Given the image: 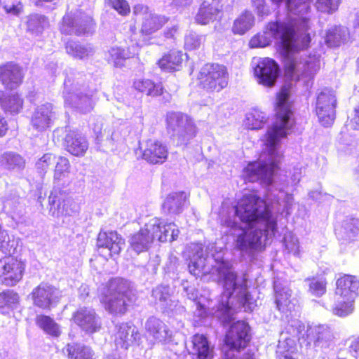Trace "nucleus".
<instances>
[{"instance_id":"f257e3e1","label":"nucleus","mask_w":359,"mask_h":359,"mask_svg":"<svg viewBox=\"0 0 359 359\" xmlns=\"http://www.w3.org/2000/svg\"><path fill=\"white\" fill-rule=\"evenodd\" d=\"M221 225L234 238L236 249L250 255L262 250L277 232V220L266 202L254 194L244 195L229 210L222 211Z\"/></svg>"},{"instance_id":"f03ea898","label":"nucleus","mask_w":359,"mask_h":359,"mask_svg":"<svg viewBox=\"0 0 359 359\" xmlns=\"http://www.w3.org/2000/svg\"><path fill=\"white\" fill-rule=\"evenodd\" d=\"M186 257L191 274L196 277L216 275L217 280L222 282L224 292L215 314L223 323H230L237 311L250 312L256 306V301L248 291L246 278L238 277L231 265L223 261L221 250L212 253L210 258L201 244L191 243L187 248Z\"/></svg>"},{"instance_id":"7ed1b4c3","label":"nucleus","mask_w":359,"mask_h":359,"mask_svg":"<svg viewBox=\"0 0 359 359\" xmlns=\"http://www.w3.org/2000/svg\"><path fill=\"white\" fill-rule=\"evenodd\" d=\"M287 10H288L287 8ZM289 23L272 22L267 25L262 33L254 36L250 41L251 48H264L273 39L278 42L281 54L285 58V71L292 79L300 77H313L320 69V60L316 55L299 57L296 53L306 48L311 37L309 31V20L305 13L294 14L287 11Z\"/></svg>"},{"instance_id":"20e7f679","label":"nucleus","mask_w":359,"mask_h":359,"mask_svg":"<svg viewBox=\"0 0 359 359\" xmlns=\"http://www.w3.org/2000/svg\"><path fill=\"white\" fill-rule=\"evenodd\" d=\"M289 97L288 88L283 87L277 95L276 121L264 136V148L259 158L257 161L250 163L243 170L245 180L252 182L260 181L266 186H271L269 192L273 191V178L280 159L278 151L280 139L288 134L294 124ZM271 194L276 196L273 193Z\"/></svg>"},{"instance_id":"39448f33","label":"nucleus","mask_w":359,"mask_h":359,"mask_svg":"<svg viewBox=\"0 0 359 359\" xmlns=\"http://www.w3.org/2000/svg\"><path fill=\"white\" fill-rule=\"evenodd\" d=\"M131 294L130 283L121 278L109 280L100 289V299L111 314H123Z\"/></svg>"},{"instance_id":"423d86ee","label":"nucleus","mask_w":359,"mask_h":359,"mask_svg":"<svg viewBox=\"0 0 359 359\" xmlns=\"http://www.w3.org/2000/svg\"><path fill=\"white\" fill-rule=\"evenodd\" d=\"M65 104L80 112H90L94 107V91L87 90L80 74L70 72L64 81Z\"/></svg>"},{"instance_id":"0eeeda50","label":"nucleus","mask_w":359,"mask_h":359,"mask_svg":"<svg viewBox=\"0 0 359 359\" xmlns=\"http://www.w3.org/2000/svg\"><path fill=\"white\" fill-rule=\"evenodd\" d=\"M287 333L292 337L297 338L302 344L315 347H325L332 339L329 327L324 325H310L306 330L305 325L299 320H292L286 327Z\"/></svg>"},{"instance_id":"6e6552de","label":"nucleus","mask_w":359,"mask_h":359,"mask_svg":"<svg viewBox=\"0 0 359 359\" xmlns=\"http://www.w3.org/2000/svg\"><path fill=\"white\" fill-rule=\"evenodd\" d=\"M167 129L179 146L187 145L196 135L194 121L181 112H170L167 114Z\"/></svg>"},{"instance_id":"1a4fd4ad","label":"nucleus","mask_w":359,"mask_h":359,"mask_svg":"<svg viewBox=\"0 0 359 359\" xmlns=\"http://www.w3.org/2000/svg\"><path fill=\"white\" fill-rule=\"evenodd\" d=\"M198 79L205 90L219 92L228 84L226 69L218 64H206L201 69Z\"/></svg>"},{"instance_id":"9d476101","label":"nucleus","mask_w":359,"mask_h":359,"mask_svg":"<svg viewBox=\"0 0 359 359\" xmlns=\"http://www.w3.org/2000/svg\"><path fill=\"white\" fill-rule=\"evenodd\" d=\"M94 27L91 16L76 11L67 13L62 19L60 30L65 34H76L90 33Z\"/></svg>"},{"instance_id":"9b49d317","label":"nucleus","mask_w":359,"mask_h":359,"mask_svg":"<svg viewBox=\"0 0 359 359\" xmlns=\"http://www.w3.org/2000/svg\"><path fill=\"white\" fill-rule=\"evenodd\" d=\"M25 263L14 256L0 259V281L6 286H14L23 277Z\"/></svg>"},{"instance_id":"f8f14e48","label":"nucleus","mask_w":359,"mask_h":359,"mask_svg":"<svg viewBox=\"0 0 359 359\" xmlns=\"http://www.w3.org/2000/svg\"><path fill=\"white\" fill-rule=\"evenodd\" d=\"M337 100L334 92L324 89L318 95L316 100V114L319 121L324 126H331L335 119Z\"/></svg>"},{"instance_id":"ddd939ff","label":"nucleus","mask_w":359,"mask_h":359,"mask_svg":"<svg viewBox=\"0 0 359 359\" xmlns=\"http://www.w3.org/2000/svg\"><path fill=\"white\" fill-rule=\"evenodd\" d=\"M159 222L151 219L138 232L134 233L130 239V248L140 254L149 249L152 243L156 240Z\"/></svg>"},{"instance_id":"4468645a","label":"nucleus","mask_w":359,"mask_h":359,"mask_svg":"<svg viewBox=\"0 0 359 359\" xmlns=\"http://www.w3.org/2000/svg\"><path fill=\"white\" fill-rule=\"evenodd\" d=\"M145 337L149 344H167L172 341V332L164 322L154 316L149 317L144 323Z\"/></svg>"},{"instance_id":"2eb2a0df","label":"nucleus","mask_w":359,"mask_h":359,"mask_svg":"<svg viewBox=\"0 0 359 359\" xmlns=\"http://www.w3.org/2000/svg\"><path fill=\"white\" fill-rule=\"evenodd\" d=\"M33 304L42 309H50L62 297L61 291L48 283H42L31 293Z\"/></svg>"},{"instance_id":"dca6fc26","label":"nucleus","mask_w":359,"mask_h":359,"mask_svg":"<svg viewBox=\"0 0 359 359\" xmlns=\"http://www.w3.org/2000/svg\"><path fill=\"white\" fill-rule=\"evenodd\" d=\"M251 339L250 328L247 323L238 320L233 323L225 337L226 345L237 351L247 346Z\"/></svg>"},{"instance_id":"f3484780","label":"nucleus","mask_w":359,"mask_h":359,"mask_svg":"<svg viewBox=\"0 0 359 359\" xmlns=\"http://www.w3.org/2000/svg\"><path fill=\"white\" fill-rule=\"evenodd\" d=\"M254 74L257 83L264 87L275 86L280 74V68L277 62L271 58L260 59L254 68Z\"/></svg>"},{"instance_id":"a211bd4d","label":"nucleus","mask_w":359,"mask_h":359,"mask_svg":"<svg viewBox=\"0 0 359 359\" xmlns=\"http://www.w3.org/2000/svg\"><path fill=\"white\" fill-rule=\"evenodd\" d=\"M171 288L168 285H160L152 290V297L155 303L168 315H181L185 312V308L172 298Z\"/></svg>"},{"instance_id":"6ab92c4d","label":"nucleus","mask_w":359,"mask_h":359,"mask_svg":"<svg viewBox=\"0 0 359 359\" xmlns=\"http://www.w3.org/2000/svg\"><path fill=\"white\" fill-rule=\"evenodd\" d=\"M50 212L54 217L71 216L79 210L78 204L65 193L54 189L48 197Z\"/></svg>"},{"instance_id":"aec40b11","label":"nucleus","mask_w":359,"mask_h":359,"mask_svg":"<svg viewBox=\"0 0 359 359\" xmlns=\"http://www.w3.org/2000/svg\"><path fill=\"white\" fill-rule=\"evenodd\" d=\"M97 245L100 254L112 257L119 255L125 245V241L116 231H101L97 236Z\"/></svg>"},{"instance_id":"412c9836","label":"nucleus","mask_w":359,"mask_h":359,"mask_svg":"<svg viewBox=\"0 0 359 359\" xmlns=\"http://www.w3.org/2000/svg\"><path fill=\"white\" fill-rule=\"evenodd\" d=\"M134 14L142 18L141 31L149 35L160 29L168 21L164 15L151 12L147 6L138 4L134 7Z\"/></svg>"},{"instance_id":"4be33fe9","label":"nucleus","mask_w":359,"mask_h":359,"mask_svg":"<svg viewBox=\"0 0 359 359\" xmlns=\"http://www.w3.org/2000/svg\"><path fill=\"white\" fill-rule=\"evenodd\" d=\"M73 320L82 331L88 334L99 332L102 327L100 318L90 307L79 308L73 314Z\"/></svg>"},{"instance_id":"5701e85b","label":"nucleus","mask_w":359,"mask_h":359,"mask_svg":"<svg viewBox=\"0 0 359 359\" xmlns=\"http://www.w3.org/2000/svg\"><path fill=\"white\" fill-rule=\"evenodd\" d=\"M93 130L97 135V143L101 144L104 150H114L116 144L123 140L120 128L114 125H107L104 130L95 125Z\"/></svg>"},{"instance_id":"b1692460","label":"nucleus","mask_w":359,"mask_h":359,"mask_svg":"<svg viewBox=\"0 0 359 359\" xmlns=\"http://www.w3.org/2000/svg\"><path fill=\"white\" fill-rule=\"evenodd\" d=\"M55 118L53 105L46 103L35 109L32 116L31 125L37 131L42 132L51 126Z\"/></svg>"},{"instance_id":"393cba45","label":"nucleus","mask_w":359,"mask_h":359,"mask_svg":"<svg viewBox=\"0 0 359 359\" xmlns=\"http://www.w3.org/2000/svg\"><path fill=\"white\" fill-rule=\"evenodd\" d=\"M142 149V158L152 164L163 163L168 158L167 146L158 140H147Z\"/></svg>"},{"instance_id":"a878e982","label":"nucleus","mask_w":359,"mask_h":359,"mask_svg":"<svg viewBox=\"0 0 359 359\" xmlns=\"http://www.w3.org/2000/svg\"><path fill=\"white\" fill-rule=\"evenodd\" d=\"M335 296L354 301L359 294V280L353 276L344 275L336 283Z\"/></svg>"},{"instance_id":"bb28decb","label":"nucleus","mask_w":359,"mask_h":359,"mask_svg":"<svg viewBox=\"0 0 359 359\" xmlns=\"http://www.w3.org/2000/svg\"><path fill=\"white\" fill-rule=\"evenodd\" d=\"M189 351L196 359H212L214 357V347L208 338L201 334H196L191 337Z\"/></svg>"},{"instance_id":"cd10ccee","label":"nucleus","mask_w":359,"mask_h":359,"mask_svg":"<svg viewBox=\"0 0 359 359\" xmlns=\"http://www.w3.org/2000/svg\"><path fill=\"white\" fill-rule=\"evenodd\" d=\"M22 80V69L18 65L8 62L0 67V81L5 88L11 90L16 88Z\"/></svg>"},{"instance_id":"c85d7f7f","label":"nucleus","mask_w":359,"mask_h":359,"mask_svg":"<svg viewBox=\"0 0 359 359\" xmlns=\"http://www.w3.org/2000/svg\"><path fill=\"white\" fill-rule=\"evenodd\" d=\"M140 339V333L137 330L128 323H122L118 326L115 336V344L117 349H122L124 352L134 342Z\"/></svg>"},{"instance_id":"c756f323","label":"nucleus","mask_w":359,"mask_h":359,"mask_svg":"<svg viewBox=\"0 0 359 359\" xmlns=\"http://www.w3.org/2000/svg\"><path fill=\"white\" fill-rule=\"evenodd\" d=\"M65 146L67 151L74 156H83L88 148L85 137L75 131H69L65 136Z\"/></svg>"},{"instance_id":"7c9ffc66","label":"nucleus","mask_w":359,"mask_h":359,"mask_svg":"<svg viewBox=\"0 0 359 359\" xmlns=\"http://www.w3.org/2000/svg\"><path fill=\"white\" fill-rule=\"evenodd\" d=\"M188 194L184 191L170 193L164 201L163 209L168 214L181 213L187 202Z\"/></svg>"},{"instance_id":"2f4dec72","label":"nucleus","mask_w":359,"mask_h":359,"mask_svg":"<svg viewBox=\"0 0 359 359\" xmlns=\"http://www.w3.org/2000/svg\"><path fill=\"white\" fill-rule=\"evenodd\" d=\"M223 1L224 0H212V4L208 5H206V3L203 2L196 16V21L199 24L206 25L212 20L220 19L222 18L221 12L222 6L219 8L216 6V4Z\"/></svg>"},{"instance_id":"473e14b6","label":"nucleus","mask_w":359,"mask_h":359,"mask_svg":"<svg viewBox=\"0 0 359 359\" xmlns=\"http://www.w3.org/2000/svg\"><path fill=\"white\" fill-rule=\"evenodd\" d=\"M26 160L20 154L14 151H6L0 154V168L20 172L25 168Z\"/></svg>"},{"instance_id":"72a5a7b5","label":"nucleus","mask_w":359,"mask_h":359,"mask_svg":"<svg viewBox=\"0 0 359 359\" xmlns=\"http://www.w3.org/2000/svg\"><path fill=\"white\" fill-rule=\"evenodd\" d=\"M54 171L53 181L57 185L66 186L69 182L68 177L69 175L70 164L69 160L65 157H57Z\"/></svg>"},{"instance_id":"f704fd0d","label":"nucleus","mask_w":359,"mask_h":359,"mask_svg":"<svg viewBox=\"0 0 359 359\" xmlns=\"http://www.w3.org/2000/svg\"><path fill=\"white\" fill-rule=\"evenodd\" d=\"M182 53L178 50H171L165 54L158 61L159 67L165 72L177 70L182 62Z\"/></svg>"},{"instance_id":"c9c22d12","label":"nucleus","mask_w":359,"mask_h":359,"mask_svg":"<svg viewBox=\"0 0 359 359\" xmlns=\"http://www.w3.org/2000/svg\"><path fill=\"white\" fill-rule=\"evenodd\" d=\"M348 30L342 26H332L330 27L325 37V42L329 47L339 46L346 39Z\"/></svg>"},{"instance_id":"e433bc0d","label":"nucleus","mask_w":359,"mask_h":359,"mask_svg":"<svg viewBox=\"0 0 359 359\" xmlns=\"http://www.w3.org/2000/svg\"><path fill=\"white\" fill-rule=\"evenodd\" d=\"M69 359H94V353L88 346L81 344H68L63 349Z\"/></svg>"},{"instance_id":"4c0bfd02","label":"nucleus","mask_w":359,"mask_h":359,"mask_svg":"<svg viewBox=\"0 0 359 359\" xmlns=\"http://www.w3.org/2000/svg\"><path fill=\"white\" fill-rule=\"evenodd\" d=\"M135 90L147 95L156 97L163 94V88L160 83H154L150 79H138L133 83Z\"/></svg>"},{"instance_id":"58836bf2","label":"nucleus","mask_w":359,"mask_h":359,"mask_svg":"<svg viewBox=\"0 0 359 359\" xmlns=\"http://www.w3.org/2000/svg\"><path fill=\"white\" fill-rule=\"evenodd\" d=\"M158 222L159 231L157 232L156 238L160 242H172L177 239L180 231L174 223L165 224L161 219L154 217Z\"/></svg>"},{"instance_id":"ea45409f","label":"nucleus","mask_w":359,"mask_h":359,"mask_svg":"<svg viewBox=\"0 0 359 359\" xmlns=\"http://www.w3.org/2000/svg\"><path fill=\"white\" fill-rule=\"evenodd\" d=\"M274 290L276 292V304L277 309L285 312L289 308L291 297V290L286 286L282 287L278 281H274Z\"/></svg>"},{"instance_id":"a19ab883","label":"nucleus","mask_w":359,"mask_h":359,"mask_svg":"<svg viewBox=\"0 0 359 359\" xmlns=\"http://www.w3.org/2000/svg\"><path fill=\"white\" fill-rule=\"evenodd\" d=\"M67 53L75 58L83 59L93 55L95 50L90 44L82 45L75 41H68L66 44Z\"/></svg>"},{"instance_id":"79ce46f5","label":"nucleus","mask_w":359,"mask_h":359,"mask_svg":"<svg viewBox=\"0 0 359 359\" xmlns=\"http://www.w3.org/2000/svg\"><path fill=\"white\" fill-rule=\"evenodd\" d=\"M254 23L255 18L252 13L245 11L234 20L232 31L236 34H244L252 27Z\"/></svg>"},{"instance_id":"37998d69","label":"nucleus","mask_w":359,"mask_h":359,"mask_svg":"<svg viewBox=\"0 0 359 359\" xmlns=\"http://www.w3.org/2000/svg\"><path fill=\"white\" fill-rule=\"evenodd\" d=\"M105 57L109 64L116 67H121L124 65L125 60L131 57V53L128 50L112 47L108 50Z\"/></svg>"},{"instance_id":"c03bdc74","label":"nucleus","mask_w":359,"mask_h":359,"mask_svg":"<svg viewBox=\"0 0 359 359\" xmlns=\"http://www.w3.org/2000/svg\"><path fill=\"white\" fill-rule=\"evenodd\" d=\"M311 0H271V1L278 5L284 2L285 6L289 12L294 14L307 13L310 10V3Z\"/></svg>"},{"instance_id":"a18cd8bd","label":"nucleus","mask_w":359,"mask_h":359,"mask_svg":"<svg viewBox=\"0 0 359 359\" xmlns=\"http://www.w3.org/2000/svg\"><path fill=\"white\" fill-rule=\"evenodd\" d=\"M36 325L46 334L53 337L60 334L59 325L50 317L45 315L38 316L36 318Z\"/></svg>"},{"instance_id":"49530a36","label":"nucleus","mask_w":359,"mask_h":359,"mask_svg":"<svg viewBox=\"0 0 359 359\" xmlns=\"http://www.w3.org/2000/svg\"><path fill=\"white\" fill-rule=\"evenodd\" d=\"M266 121V116L264 112L253 109L246 114L245 126L250 130H258L263 127Z\"/></svg>"},{"instance_id":"de8ad7c7","label":"nucleus","mask_w":359,"mask_h":359,"mask_svg":"<svg viewBox=\"0 0 359 359\" xmlns=\"http://www.w3.org/2000/svg\"><path fill=\"white\" fill-rule=\"evenodd\" d=\"M353 302L334 295V303L332 306V313L340 317L349 315L353 310Z\"/></svg>"},{"instance_id":"09e8293b","label":"nucleus","mask_w":359,"mask_h":359,"mask_svg":"<svg viewBox=\"0 0 359 359\" xmlns=\"http://www.w3.org/2000/svg\"><path fill=\"white\" fill-rule=\"evenodd\" d=\"M2 108L11 114H18L22 108L23 101L18 94H13L0 98Z\"/></svg>"},{"instance_id":"8fccbe9b","label":"nucleus","mask_w":359,"mask_h":359,"mask_svg":"<svg viewBox=\"0 0 359 359\" xmlns=\"http://www.w3.org/2000/svg\"><path fill=\"white\" fill-rule=\"evenodd\" d=\"M305 282L308 285L309 292L315 297H321L326 292L327 281L323 277L307 278Z\"/></svg>"},{"instance_id":"3c124183","label":"nucleus","mask_w":359,"mask_h":359,"mask_svg":"<svg viewBox=\"0 0 359 359\" xmlns=\"http://www.w3.org/2000/svg\"><path fill=\"white\" fill-rule=\"evenodd\" d=\"M48 25L47 18L41 15L34 14L29 16L27 26V31L32 34H39Z\"/></svg>"},{"instance_id":"603ef678","label":"nucleus","mask_w":359,"mask_h":359,"mask_svg":"<svg viewBox=\"0 0 359 359\" xmlns=\"http://www.w3.org/2000/svg\"><path fill=\"white\" fill-rule=\"evenodd\" d=\"M18 302V294L13 290H6L0 292V309H13Z\"/></svg>"},{"instance_id":"864d4df0","label":"nucleus","mask_w":359,"mask_h":359,"mask_svg":"<svg viewBox=\"0 0 359 359\" xmlns=\"http://www.w3.org/2000/svg\"><path fill=\"white\" fill-rule=\"evenodd\" d=\"M57 156L50 154H43L36 163L37 172L43 176L56 162Z\"/></svg>"},{"instance_id":"5fc2aeb1","label":"nucleus","mask_w":359,"mask_h":359,"mask_svg":"<svg viewBox=\"0 0 359 359\" xmlns=\"http://www.w3.org/2000/svg\"><path fill=\"white\" fill-rule=\"evenodd\" d=\"M184 290L187 297L195 302L196 306L195 315L200 318H204L207 313V308L205 305L202 304L201 302H196L198 294L196 289L193 287L184 285Z\"/></svg>"},{"instance_id":"6e6d98bb","label":"nucleus","mask_w":359,"mask_h":359,"mask_svg":"<svg viewBox=\"0 0 359 359\" xmlns=\"http://www.w3.org/2000/svg\"><path fill=\"white\" fill-rule=\"evenodd\" d=\"M284 245L288 252L292 253L295 256L299 255L300 246L299 239L292 232L285 233L284 236Z\"/></svg>"},{"instance_id":"4d7b16f0","label":"nucleus","mask_w":359,"mask_h":359,"mask_svg":"<svg viewBox=\"0 0 359 359\" xmlns=\"http://www.w3.org/2000/svg\"><path fill=\"white\" fill-rule=\"evenodd\" d=\"M341 0H316V7L320 12L332 14L337 11Z\"/></svg>"},{"instance_id":"13d9d810","label":"nucleus","mask_w":359,"mask_h":359,"mask_svg":"<svg viewBox=\"0 0 359 359\" xmlns=\"http://www.w3.org/2000/svg\"><path fill=\"white\" fill-rule=\"evenodd\" d=\"M204 40L205 37L203 36L190 32L185 36L184 47L190 50L197 49L201 46Z\"/></svg>"},{"instance_id":"bf43d9fd","label":"nucleus","mask_w":359,"mask_h":359,"mask_svg":"<svg viewBox=\"0 0 359 359\" xmlns=\"http://www.w3.org/2000/svg\"><path fill=\"white\" fill-rule=\"evenodd\" d=\"M0 250L5 254H11L14 252V241L11 240L8 233L0 227Z\"/></svg>"},{"instance_id":"052dcab7","label":"nucleus","mask_w":359,"mask_h":359,"mask_svg":"<svg viewBox=\"0 0 359 359\" xmlns=\"http://www.w3.org/2000/svg\"><path fill=\"white\" fill-rule=\"evenodd\" d=\"M112 7L121 15H126L130 13V6L126 0H111Z\"/></svg>"},{"instance_id":"680f3d73","label":"nucleus","mask_w":359,"mask_h":359,"mask_svg":"<svg viewBox=\"0 0 359 359\" xmlns=\"http://www.w3.org/2000/svg\"><path fill=\"white\" fill-rule=\"evenodd\" d=\"M351 221L352 222L350 225L348 224H346V226L344 227L348 239H352L358 234L359 231L358 226V220L355 219H352Z\"/></svg>"},{"instance_id":"e2e57ef3","label":"nucleus","mask_w":359,"mask_h":359,"mask_svg":"<svg viewBox=\"0 0 359 359\" xmlns=\"http://www.w3.org/2000/svg\"><path fill=\"white\" fill-rule=\"evenodd\" d=\"M4 9L6 13L13 15H18L22 9V5L20 2L12 4L6 3L4 6Z\"/></svg>"},{"instance_id":"0e129e2a","label":"nucleus","mask_w":359,"mask_h":359,"mask_svg":"<svg viewBox=\"0 0 359 359\" xmlns=\"http://www.w3.org/2000/svg\"><path fill=\"white\" fill-rule=\"evenodd\" d=\"M62 0H36L35 5L39 7H46L50 10L55 9Z\"/></svg>"},{"instance_id":"69168bd1","label":"nucleus","mask_w":359,"mask_h":359,"mask_svg":"<svg viewBox=\"0 0 359 359\" xmlns=\"http://www.w3.org/2000/svg\"><path fill=\"white\" fill-rule=\"evenodd\" d=\"M349 341V349L350 351L353 353V355L356 358V359H359V335L358 336H353L348 339Z\"/></svg>"},{"instance_id":"338daca9","label":"nucleus","mask_w":359,"mask_h":359,"mask_svg":"<svg viewBox=\"0 0 359 359\" xmlns=\"http://www.w3.org/2000/svg\"><path fill=\"white\" fill-rule=\"evenodd\" d=\"M348 126L353 130H359V104L354 108Z\"/></svg>"},{"instance_id":"774afa93","label":"nucleus","mask_w":359,"mask_h":359,"mask_svg":"<svg viewBox=\"0 0 359 359\" xmlns=\"http://www.w3.org/2000/svg\"><path fill=\"white\" fill-rule=\"evenodd\" d=\"M252 4L256 7L259 15L264 16L269 13V9L265 5L264 0H252Z\"/></svg>"}]
</instances>
